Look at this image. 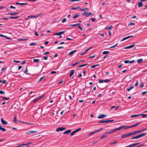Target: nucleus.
I'll list each match as a JSON object with an SVG mask.
<instances>
[{"label":"nucleus","mask_w":147,"mask_h":147,"mask_svg":"<svg viewBox=\"0 0 147 147\" xmlns=\"http://www.w3.org/2000/svg\"><path fill=\"white\" fill-rule=\"evenodd\" d=\"M66 129V128L65 127H59L57 128L56 129V132H58L60 131H63L64 130H65Z\"/></svg>","instance_id":"1"},{"label":"nucleus","mask_w":147,"mask_h":147,"mask_svg":"<svg viewBox=\"0 0 147 147\" xmlns=\"http://www.w3.org/2000/svg\"><path fill=\"white\" fill-rule=\"evenodd\" d=\"M107 116L106 115L101 114L99 115L97 117L98 119H102L106 117Z\"/></svg>","instance_id":"2"},{"label":"nucleus","mask_w":147,"mask_h":147,"mask_svg":"<svg viewBox=\"0 0 147 147\" xmlns=\"http://www.w3.org/2000/svg\"><path fill=\"white\" fill-rule=\"evenodd\" d=\"M1 123L3 125H6L7 124V122L4 120L3 118H1Z\"/></svg>","instance_id":"3"},{"label":"nucleus","mask_w":147,"mask_h":147,"mask_svg":"<svg viewBox=\"0 0 147 147\" xmlns=\"http://www.w3.org/2000/svg\"><path fill=\"white\" fill-rule=\"evenodd\" d=\"M19 13L18 12H13L8 13L7 15H11V16H14L18 15Z\"/></svg>","instance_id":"4"},{"label":"nucleus","mask_w":147,"mask_h":147,"mask_svg":"<svg viewBox=\"0 0 147 147\" xmlns=\"http://www.w3.org/2000/svg\"><path fill=\"white\" fill-rule=\"evenodd\" d=\"M65 32L64 31L60 32H59L55 33L53 34V35H60L64 33Z\"/></svg>","instance_id":"5"},{"label":"nucleus","mask_w":147,"mask_h":147,"mask_svg":"<svg viewBox=\"0 0 147 147\" xmlns=\"http://www.w3.org/2000/svg\"><path fill=\"white\" fill-rule=\"evenodd\" d=\"M141 123V122H138L137 123H136V124L129 126V127H130V128H131L132 127H134L137 126L138 125H139Z\"/></svg>","instance_id":"6"},{"label":"nucleus","mask_w":147,"mask_h":147,"mask_svg":"<svg viewBox=\"0 0 147 147\" xmlns=\"http://www.w3.org/2000/svg\"><path fill=\"white\" fill-rule=\"evenodd\" d=\"M134 62V60H133L131 61H129V60H127L125 61L124 62L126 64V63H131Z\"/></svg>","instance_id":"7"},{"label":"nucleus","mask_w":147,"mask_h":147,"mask_svg":"<svg viewBox=\"0 0 147 147\" xmlns=\"http://www.w3.org/2000/svg\"><path fill=\"white\" fill-rule=\"evenodd\" d=\"M133 36H129L126 37H124L123 38V39L121 40V41H123L125 40L126 39H127L129 38H130L132 37Z\"/></svg>","instance_id":"8"},{"label":"nucleus","mask_w":147,"mask_h":147,"mask_svg":"<svg viewBox=\"0 0 147 147\" xmlns=\"http://www.w3.org/2000/svg\"><path fill=\"white\" fill-rule=\"evenodd\" d=\"M74 70L72 69L71 70L70 74L69 76L70 77H71V76L74 74Z\"/></svg>","instance_id":"9"},{"label":"nucleus","mask_w":147,"mask_h":147,"mask_svg":"<svg viewBox=\"0 0 147 147\" xmlns=\"http://www.w3.org/2000/svg\"><path fill=\"white\" fill-rule=\"evenodd\" d=\"M134 45H135L134 44H132L131 45H130V46H129L127 47H125V48H124V49H130V48H131L133 47L134 46Z\"/></svg>","instance_id":"10"},{"label":"nucleus","mask_w":147,"mask_h":147,"mask_svg":"<svg viewBox=\"0 0 147 147\" xmlns=\"http://www.w3.org/2000/svg\"><path fill=\"white\" fill-rule=\"evenodd\" d=\"M71 130H68L67 131H65L63 133V134H69L70 132H71Z\"/></svg>","instance_id":"11"},{"label":"nucleus","mask_w":147,"mask_h":147,"mask_svg":"<svg viewBox=\"0 0 147 147\" xmlns=\"http://www.w3.org/2000/svg\"><path fill=\"white\" fill-rule=\"evenodd\" d=\"M138 4L139 7H141L143 6V3L141 1L140 2H138Z\"/></svg>","instance_id":"12"},{"label":"nucleus","mask_w":147,"mask_h":147,"mask_svg":"<svg viewBox=\"0 0 147 147\" xmlns=\"http://www.w3.org/2000/svg\"><path fill=\"white\" fill-rule=\"evenodd\" d=\"M36 132V131H34L30 130L28 131L27 133L28 134H30L35 133Z\"/></svg>","instance_id":"13"},{"label":"nucleus","mask_w":147,"mask_h":147,"mask_svg":"<svg viewBox=\"0 0 147 147\" xmlns=\"http://www.w3.org/2000/svg\"><path fill=\"white\" fill-rule=\"evenodd\" d=\"M107 135L106 134V133H105V134L103 135L102 136H101L100 138V139H102L104 138L107 137Z\"/></svg>","instance_id":"14"},{"label":"nucleus","mask_w":147,"mask_h":147,"mask_svg":"<svg viewBox=\"0 0 147 147\" xmlns=\"http://www.w3.org/2000/svg\"><path fill=\"white\" fill-rule=\"evenodd\" d=\"M146 133H143L141 134L138 135L140 138L141 137H142L145 136V135H146Z\"/></svg>","instance_id":"15"},{"label":"nucleus","mask_w":147,"mask_h":147,"mask_svg":"<svg viewBox=\"0 0 147 147\" xmlns=\"http://www.w3.org/2000/svg\"><path fill=\"white\" fill-rule=\"evenodd\" d=\"M134 135H136L140 133V130H138V131H133Z\"/></svg>","instance_id":"16"},{"label":"nucleus","mask_w":147,"mask_h":147,"mask_svg":"<svg viewBox=\"0 0 147 147\" xmlns=\"http://www.w3.org/2000/svg\"><path fill=\"white\" fill-rule=\"evenodd\" d=\"M0 37H4L6 38V39H10V38L9 37H7L6 36L2 34H0Z\"/></svg>","instance_id":"17"},{"label":"nucleus","mask_w":147,"mask_h":147,"mask_svg":"<svg viewBox=\"0 0 147 147\" xmlns=\"http://www.w3.org/2000/svg\"><path fill=\"white\" fill-rule=\"evenodd\" d=\"M40 14H38L36 16H28L29 17H31V18H37L39 17L40 16Z\"/></svg>","instance_id":"18"},{"label":"nucleus","mask_w":147,"mask_h":147,"mask_svg":"<svg viewBox=\"0 0 147 147\" xmlns=\"http://www.w3.org/2000/svg\"><path fill=\"white\" fill-rule=\"evenodd\" d=\"M121 129V127H119L118 128H115V129H113V130H114V132H115L116 131H117L120 130Z\"/></svg>","instance_id":"19"},{"label":"nucleus","mask_w":147,"mask_h":147,"mask_svg":"<svg viewBox=\"0 0 147 147\" xmlns=\"http://www.w3.org/2000/svg\"><path fill=\"white\" fill-rule=\"evenodd\" d=\"M121 129H126L129 128H130L129 127H126V125H123L121 126Z\"/></svg>","instance_id":"20"},{"label":"nucleus","mask_w":147,"mask_h":147,"mask_svg":"<svg viewBox=\"0 0 147 147\" xmlns=\"http://www.w3.org/2000/svg\"><path fill=\"white\" fill-rule=\"evenodd\" d=\"M114 132V130L113 129L112 130L110 131H109L106 132V134L107 135L108 134H112Z\"/></svg>","instance_id":"21"},{"label":"nucleus","mask_w":147,"mask_h":147,"mask_svg":"<svg viewBox=\"0 0 147 147\" xmlns=\"http://www.w3.org/2000/svg\"><path fill=\"white\" fill-rule=\"evenodd\" d=\"M127 137L128 136L127 134L123 135L121 137V138H125Z\"/></svg>","instance_id":"22"},{"label":"nucleus","mask_w":147,"mask_h":147,"mask_svg":"<svg viewBox=\"0 0 147 147\" xmlns=\"http://www.w3.org/2000/svg\"><path fill=\"white\" fill-rule=\"evenodd\" d=\"M17 117L16 115H15L14 117V120L13 121L15 123H17Z\"/></svg>","instance_id":"23"},{"label":"nucleus","mask_w":147,"mask_h":147,"mask_svg":"<svg viewBox=\"0 0 147 147\" xmlns=\"http://www.w3.org/2000/svg\"><path fill=\"white\" fill-rule=\"evenodd\" d=\"M139 143H140L139 142V143H134V144H131L130 145L131 147H133L134 146H135L136 145H138Z\"/></svg>","instance_id":"24"},{"label":"nucleus","mask_w":147,"mask_h":147,"mask_svg":"<svg viewBox=\"0 0 147 147\" xmlns=\"http://www.w3.org/2000/svg\"><path fill=\"white\" fill-rule=\"evenodd\" d=\"M79 63L80 62H75V63L71 64L70 65L71 66H74L77 65V64Z\"/></svg>","instance_id":"25"},{"label":"nucleus","mask_w":147,"mask_h":147,"mask_svg":"<svg viewBox=\"0 0 147 147\" xmlns=\"http://www.w3.org/2000/svg\"><path fill=\"white\" fill-rule=\"evenodd\" d=\"M79 16V15L77 13L75 14L74 16L73 17V19H75L78 17Z\"/></svg>","instance_id":"26"},{"label":"nucleus","mask_w":147,"mask_h":147,"mask_svg":"<svg viewBox=\"0 0 147 147\" xmlns=\"http://www.w3.org/2000/svg\"><path fill=\"white\" fill-rule=\"evenodd\" d=\"M127 134L128 137L129 136L134 135L133 131L131 132H130V133H129Z\"/></svg>","instance_id":"27"},{"label":"nucleus","mask_w":147,"mask_h":147,"mask_svg":"<svg viewBox=\"0 0 147 147\" xmlns=\"http://www.w3.org/2000/svg\"><path fill=\"white\" fill-rule=\"evenodd\" d=\"M107 122V120L100 121L98 122V123H103Z\"/></svg>","instance_id":"28"},{"label":"nucleus","mask_w":147,"mask_h":147,"mask_svg":"<svg viewBox=\"0 0 147 147\" xmlns=\"http://www.w3.org/2000/svg\"><path fill=\"white\" fill-rule=\"evenodd\" d=\"M137 61H138V63H140L143 62L142 59H138Z\"/></svg>","instance_id":"29"},{"label":"nucleus","mask_w":147,"mask_h":147,"mask_svg":"<svg viewBox=\"0 0 147 147\" xmlns=\"http://www.w3.org/2000/svg\"><path fill=\"white\" fill-rule=\"evenodd\" d=\"M134 87L133 86H131V87H130L129 88L127 89V90L128 91H130L131 90L133 89L134 88Z\"/></svg>","instance_id":"30"},{"label":"nucleus","mask_w":147,"mask_h":147,"mask_svg":"<svg viewBox=\"0 0 147 147\" xmlns=\"http://www.w3.org/2000/svg\"><path fill=\"white\" fill-rule=\"evenodd\" d=\"M140 116L139 114H137V115H131V117H136L138 116Z\"/></svg>","instance_id":"31"},{"label":"nucleus","mask_w":147,"mask_h":147,"mask_svg":"<svg viewBox=\"0 0 147 147\" xmlns=\"http://www.w3.org/2000/svg\"><path fill=\"white\" fill-rule=\"evenodd\" d=\"M76 51V50H75L73 51H71L68 54V55H71V54L74 53Z\"/></svg>","instance_id":"32"},{"label":"nucleus","mask_w":147,"mask_h":147,"mask_svg":"<svg viewBox=\"0 0 147 147\" xmlns=\"http://www.w3.org/2000/svg\"><path fill=\"white\" fill-rule=\"evenodd\" d=\"M41 98V97H40L39 98H38L37 99H35L34 100H33L32 102H34L37 101L38 100H39Z\"/></svg>","instance_id":"33"},{"label":"nucleus","mask_w":147,"mask_h":147,"mask_svg":"<svg viewBox=\"0 0 147 147\" xmlns=\"http://www.w3.org/2000/svg\"><path fill=\"white\" fill-rule=\"evenodd\" d=\"M19 16H15V17H13V16H11L10 17V19H17L19 18Z\"/></svg>","instance_id":"34"},{"label":"nucleus","mask_w":147,"mask_h":147,"mask_svg":"<svg viewBox=\"0 0 147 147\" xmlns=\"http://www.w3.org/2000/svg\"><path fill=\"white\" fill-rule=\"evenodd\" d=\"M88 65V63L84 64H82V65H81L79 66H78V67H83L85 66L86 65Z\"/></svg>","instance_id":"35"},{"label":"nucleus","mask_w":147,"mask_h":147,"mask_svg":"<svg viewBox=\"0 0 147 147\" xmlns=\"http://www.w3.org/2000/svg\"><path fill=\"white\" fill-rule=\"evenodd\" d=\"M109 51H103L102 53V54H109Z\"/></svg>","instance_id":"36"},{"label":"nucleus","mask_w":147,"mask_h":147,"mask_svg":"<svg viewBox=\"0 0 147 147\" xmlns=\"http://www.w3.org/2000/svg\"><path fill=\"white\" fill-rule=\"evenodd\" d=\"M2 98L5 100H9L10 98L9 97L7 98L4 97H2Z\"/></svg>","instance_id":"37"},{"label":"nucleus","mask_w":147,"mask_h":147,"mask_svg":"<svg viewBox=\"0 0 147 147\" xmlns=\"http://www.w3.org/2000/svg\"><path fill=\"white\" fill-rule=\"evenodd\" d=\"M36 43L32 42L29 44V45L30 46H32L33 45L36 46Z\"/></svg>","instance_id":"38"},{"label":"nucleus","mask_w":147,"mask_h":147,"mask_svg":"<svg viewBox=\"0 0 147 147\" xmlns=\"http://www.w3.org/2000/svg\"><path fill=\"white\" fill-rule=\"evenodd\" d=\"M112 28L113 26H111L110 27H107L106 28L107 29V30H110L112 29Z\"/></svg>","instance_id":"39"},{"label":"nucleus","mask_w":147,"mask_h":147,"mask_svg":"<svg viewBox=\"0 0 147 147\" xmlns=\"http://www.w3.org/2000/svg\"><path fill=\"white\" fill-rule=\"evenodd\" d=\"M15 5H23V3H19L18 2H16L15 3Z\"/></svg>","instance_id":"40"},{"label":"nucleus","mask_w":147,"mask_h":147,"mask_svg":"<svg viewBox=\"0 0 147 147\" xmlns=\"http://www.w3.org/2000/svg\"><path fill=\"white\" fill-rule=\"evenodd\" d=\"M88 9V8L87 7H85L84 9H80V10L82 11H85Z\"/></svg>","instance_id":"41"},{"label":"nucleus","mask_w":147,"mask_h":147,"mask_svg":"<svg viewBox=\"0 0 147 147\" xmlns=\"http://www.w3.org/2000/svg\"><path fill=\"white\" fill-rule=\"evenodd\" d=\"M99 65V64H98V65H93L91 66L90 67L92 68H95L96 66H97Z\"/></svg>","instance_id":"42"},{"label":"nucleus","mask_w":147,"mask_h":147,"mask_svg":"<svg viewBox=\"0 0 147 147\" xmlns=\"http://www.w3.org/2000/svg\"><path fill=\"white\" fill-rule=\"evenodd\" d=\"M0 129L2 130V131H6V129L3 127H1L0 128Z\"/></svg>","instance_id":"43"},{"label":"nucleus","mask_w":147,"mask_h":147,"mask_svg":"<svg viewBox=\"0 0 147 147\" xmlns=\"http://www.w3.org/2000/svg\"><path fill=\"white\" fill-rule=\"evenodd\" d=\"M40 60V59H34L33 60V61H34V62H38V61H39Z\"/></svg>","instance_id":"44"},{"label":"nucleus","mask_w":147,"mask_h":147,"mask_svg":"<svg viewBox=\"0 0 147 147\" xmlns=\"http://www.w3.org/2000/svg\"><path fill=\"white\" fill-rule=\"evenodd\" d=\"M103 80L104 82L106 83L110 81V80L109 79Z\"/></svg>","instance_id":"45"},{"label":"nucleus","mask_w":147,"mask_h":147,"mask_svg":"<svg viewBox=\"0 0 147 147\" xmlns=\"http://www.w3.org/2000/svg\"><path fill=\"white\" fill-rule=\"evenodd\" d=\"M80 7V6H78L76 7H73L72 8V9L73 10H76L78 9Z\"/></svg>","instance_id":"46"},{"label":"nucleus","mask_w":147,"mask_h":147,"mask_svg":"<svg viewBox=\"0 0 147 147\" xmlns=\"http://www.w3.org/2000/svg\"><path fill=\"white\" fill-rule=\"evenodd\" d=\"M140 116L142 115V117L144 118L147 115L146 114H139Z\"/></svg>","instance_id":"47"},{"label":"nucleus","mask_w":147,"mask_h":147,"mask_svg":"<svg viewBox=\"0 0 147 147\" xmlns=\"http://www.w3.org/2000/svg\"><path fill=\"white\" fill-rule=\"evenodd\" d=\"M147 129V128H143L142 129H141V130H140V132H143V131H146V129Z\"/></svg>","instance_id":"48"},{"label":"nucleus","mask_w":147,"mask_h":147,"mask_svg":"<svg viewBox=\"0 0 147 147\" xmlns=\"http://www.w3.org/2000/svg\"><path fill=\"white\" fill-rule=\"evenodd\" d=\"M118 44V43H117L116 44H115V45L113 46H112L111 47H110V48H114L115 47H116L117 45Z\"/></svg>","instance_id":"49"},{"label":"nucleus","mask_w":147,"mask_h":147,"mask_svg":"<svg viewBox=\"0 0 147 147\" xmlns=\"http://www.w3.org/2000/svg\"><path fill=\"white\" fill-rule=\"evenodd\" d=\"M81 129V128H79L78 129H76L74 131H75V133L80 130Z\"/></svg>","instance_id":"50"},{"label":"nucleus","mask_w":147,"mask_h":147,"mask_svg":"<svg viewBox=\"0 0 147 147\" xmlns=\"http://www.w3.org/2000/svg\"><path fill=\"white\" fill-rule=\"evenodd\" d=\"M117 142V141H115L114 142H113L110 143L109 144H110L111 145H113L114 144H115Z\"/></svg>","instance_id":"51"},{"label":"nucleus","mask_w":147,"mask_h":147,"mask_svg":"<svg viewBox=\"0 0 147 147\" xmlns=\"http://www.w3.org/2000/svg\"><path fill=\"white\" fill-rule=\"evenodd\" d=\"M32 143L31 142H29L26 144H23L24 146H26L27 145H29L31 144Z\"/></svg>","instance_id":"52"},{"label":"nucleus","mask_w":147,"mask_h":147,"mask_svg":"<svg viewBox=\"0 0 147 147\" xmlns=\"http://www.w3.org/2000/svg\"><path fill=\"white\" fill-rule=\"evenodd\" d=\"M24 146V145H23V144H21L19 145L18 146H15L14 147H22V146Z\"/></svg>","instance_id":"53"},{"label":"nucleus","mask_w":147,"mask_h":147,"mask_svg":"<svg viewBox=\"0 0 147 147\" xmlns=\"http://www.w3.org/2000/svg\"><path fill=\"white\" fill-rule=\"evenodd\" d=\"M78 27L81 30H83L81 26H78Z\"/></svg>","instance_id":"54"},{"label":"nucleus","mask_w":147,"mask_h":147,"mask_svg":"<svg viewBox=\"0 0 147 147\" xmlns=\"http://www.w3.org/2000/svg\"><path fill=\"white\" fill-rule=\"evenodd\" d=\"M24 73L25 74H28V70H27V68H26V69H25V71H24Z\"/></svg>","instance_id":"55"},{"label":"nucleus","mask_w":147,"mask_h":147,"mask_svg":"<svg viewBox=\"0 0 147 147\" xmlns=\"http://www.w3.org/2000/svg\"><path fill=\"white\" fill-rule=\"evenodd\" d=\"M50 53L49 52H46L44 53H43V55H48Z\"/></svg>","instance_id":"56"},{"label":"nucleus","mask_w":147,"mask_h":147,"mask_svg":"<svg viewBox=\"0 0 147 147\" xmlns=\"http://www.w3.org/2000/svg\"><path fill=\"white\" fill-rule=\"evenodd\" d=\"M138 80H136V84L134 86H138Z\"/></svg>","instance_id":"57"},{"label":"nucleus","mask_w":147,"mask_h":147,"mask_svg":"<svg viewBox=\"0 0 147 147\" xmlns=\"http://www.w3.org/2000/svg\"><path fill=\"white\" fill-rule=\"evenodd\" d=\"M5 93V92L4 91H2V90H0V94H4Z\"/></svg>","instance_id":"58"},{"label":"nucleus","mask_w":147,"mask_h":147,"mask_svg":"<svg viewBox=\"0 0 147 147\" xmlns=\"http://www.w3.org/2000/svg\"><path fill=\"white\" fill-rule=\"evenodd\" d=\"M2 82L3 84H5L6 82L7 81L6 80H3L2 81Z\"/></svg>","instance_id":"59"},{"label":"nucleus","mask_w":147,"mask_h":147,"mask_svg":"<svg viewBox=\"0 0 147 147\" xmlns=\"http://www.w3.org/2000/svg\"><path fill=\"white\" fill-rule=\"evenodd\" d=\"M66 20V18H65L64 19H63L62 20V23H64Z\"/></svg>","instance_id":"60"},{"label":"nucleus","mask_w":147,"mask_h":147,"mask_svg":"<svg viewBox=\"0 0 147 147\" xmlns=\"http://www.w3.org/2000/svg\"><path fill=\"white\" fill-rule=\"evenodd\" d=\"M75 133V131H74L71 132L70 134V135L71 136H73L74 134Z\"/></svg>","instance_id":"61"},{"label":"nucleus","mask_w":147,"mask_h":147,"mask_svg":"<svg viewBox=\"0 0 147 147\" xmlns=\"http://www.w3.org/2000/svg\"><path fill=\"white\" fill-rule=\"evenodd\" d=\"M45 77V75L42 77H41L38 81L39 82H40L42 79H43Z\"/></svg>","instance_id":"62"},{"label":"nucleus","mask_w":147,"mask_h":147,"mask_svg":"<svg viewBox=\"0 0 147 147\" xmlns=\"http://www.w3.org/2000/svg\"><path fill=\"white\" fill-rule=\"evenodd\" d=\"M43 59L45 60H47L48 59V58L47 57L44 56V57H43Z\"/></svg>","instance_id":"63"},{"label":"nucleus","mask_w":147,"mask_h":147,"mask_svg":"<svg viewBox=\"0 0 147 147\" xmlns=\"http://www.w3.org/2000/svg\"><path fill=\"white\" fill-rule=\"evenodd\" d=\"M135 24L133 22H131L129 24H128V25H134Z\"/></svg>","instance_id":"64"}]
</instances>
